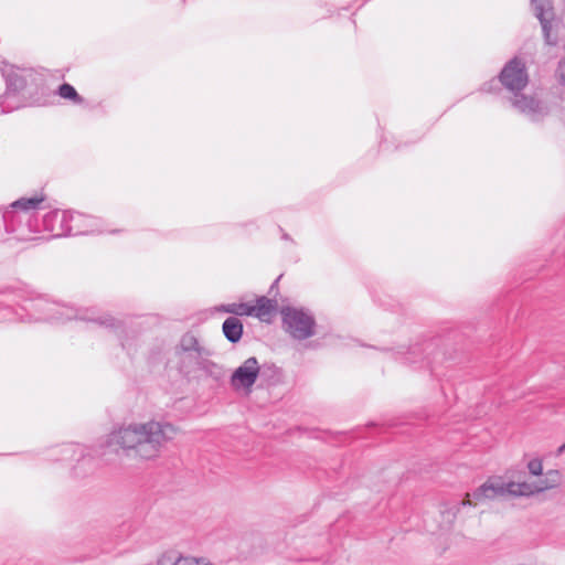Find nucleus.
I'll return each instance as SVG.
<instances>
[{"label":"nucleus","instance_id":"nucleus-19","mask_svg":"<svg viewBox=\"0 0 565 565\" xmlns=\"http://www.w3.org/2000/svg\"><path fill=\"white\" fill-rule=\"evenodd\" d=\"M531 6L534 15H542V12L553 10L554 8L551 0H531Z\"/></svg>","mask_w":565,"mask_h":565},{"label":"nucleus","instance_id":"nucleus-13","mask_svg":"<svg viewBox=\"0 0 565 565\" xmlns=\"http://www.w3.org/2000/svg\"><path fill=\"white\" fill-rule=\"evenodd\" d=\"M24 216L17 210L10 209L3 213H0L1 224L4 226L8 233H14L19 230Z\"/></svg>","mask_w":565,"mask_h":565},{"label":"nucleus","instance_id":"nucleus-9","mask_svg":"<svg viewBox=\"0 0 565 565\" xmlns=\"http://www.w3.org/2000/svg\"><path fill=\"white\" fill-rule=\"evenodd\" d=\"M68 223L71 224L70 235H83L97 231L98 220L82 213L68 212Z\"/></svg>","mask_w":565,"mask_h":565},{"label":"nucleus","instance_id":"nucleus-1","mask_svg":"<svg viewBox=\"0 0 565 565\" xmlns=\"http://www.w3.org/2000/svg\"><path fill=\"white\" fill-rule=\"evenodd\" d=\"M175 428L169 423L150 420L130 424L114 430L107 439L109 446L118 445L128 456L150 460L159 456L164 445L173 438Z\"/></svg>","mask_w":565,"mask_h":565},{"label":"nucleus","instance_id":"nucleus-17","mask_svg":"<svg viewBox=\"0 0 565 565\" xmlns=\"http://www.w3.org/2000/svg\"><path fill=\"white\" fill-rule=\"evenodd\" d=\"M561 476L557 470H548L545 479L539 481L541 492L555 488L559 484Z\"/></svg>","mask_w":565,"mask_h":565},{"label":"nucleus","instance_id":"nucleus-22","mask_svg":"<svg viewBox=\"0 0 565 565\" xmlns=\"http://www.w3.org/2000/svg\"><path fill=\"white\" fill-rule=\"evenodd\" d=\"M92 462H93V458H92L90 456H84V455H83V456L81 457V459H78L77 465H76V466L74 467V469H73V470H74V473H75L76 476H79L81 473L78 472V470H79L83 466H85V465H87V463H92Z\"/></svg>","mask_w":565,"mask_h":565},{"label":"nucleus","instance_id":"nucleus-10","mask_svg":"<svg viewBox=\"0 0 565 565\" xmlns=\"http://www.w3.org/2000/svg\"><path fill=\"white\" fill-rule=\"evenodd\" d=\"M7 89L6 93L0 98V114L7 113L13 109V107H4V99L8 98L11 94H18L22 92L26 86V79L21 74L12 72L6 77Z\"/></svg>","mask_w":565,"mask_h":565},{"label":"nucleus","instance_id":"nucleus-24","mask_svg":"<svg viewBox=\"0 0 565 565\" xmlns=\"http://www.w3.org/2000/svg\"><path fill=\"white\" fill-rule=\"evenodd\" d=\"M557 72H558V76H559V82L563 85H565V62L559 63Z\"/></svg>","mask_w":565,"mask_h":565},{"label":"nucleus","instance_id":"nucleus-5","mask_svg":"<svg viewBox=\"0 0 565 565\" xmlns=\"http://www.w3.org/2000/svg\"><path fill=\"white\" fill-rule=\"evenodd\" d=\"M260 374V365L255 356L246 359L231 375L230 384L234 391L250 392Z\"/></svg>","mask_w":565,"mask_h":565},{"label":"nucleus","instance_id":"nucleus-3","mask_svg":"<svg viewBox=\"0 0 565 565\" xmlns=\"http://www.w3.org/2000/svg\"><path fill=\"white\" fill-rule=\"evenodd\" d=\"M539 492H541L539 482H504L501 480V478H490L483 484L478 487L471 494L467 493L466 498L460 502L459 505H471V497L476 501H481L483 499H494L497 497L507 495L530 497Z\"/></svg>","mask_w":565,"mask_h":565},{"label":"nucleus","instance_id":"nucleus-14","mask_svg":"<svg viewBox=\"0 0 565 565\" xmlns=\"http://www.w3.org/2000/svg\"><path fill=\"white\" fill-rule=\"evenodd\" d=\"M43 198H21L14 201L10 207L20 210V213L24 216V220L29 222L31 220V212L36 210Z\"/></svg>","mask_w":565,"mask_h":565},{"label":"nucleus","instance_id":"nucleus-8","mask_svg":"<svg viewBox=\"0 0 565 565\" xmlns=\"http://www.w3.org/2000/svg\"><path fill=\"white\" fill-rule=\"evenodd\" d=\"M542 26L543 38L547 45L556 46L558 44L559 21L555 19L554 9L542 12V15H535Z\"/></svg>","mask_w":565,"mask_h":565},{"label":"nucleus","instance_id":"nucleus-27","mask_svg":"<svg viewBox=\"0 0 565 565\" xmlns=\"http://www.w3.org/2000/svg\"><path fill=\"white\" fill-rule=\"evenodd\" d=\"M282 238H284V239H289L290 237H289V235H288V234H284V235H282Z\"/></svg>","mask_w":565,"mask_h":565},{"label":"nucleus","instance_id":"nucleus-6","mask_svg":"<svg viewBox=\"0 0 565 565\" xmlns=\"http://www.w3.org/2000/svg\"><path fill=\"white\" fill-rule=\"evenodd\" d=\"M175 355L180 358L182 364L185 359L189 360L190 365L201 366L203 355H209V351L200 345L198 338L191 333H184L179 344L175 347Z\"/></svg>","mask_w":565,"mask_h":565},{"label":"nucleus","instance_id":"nucleus-2","mask_svg":"<svg viewBox=\"0 0 565 565\" xmlns=\"http://www.w3.org/2000/svg\"><path fill=\"white\" fill-rule=\"evenodd\" d=\"M498 77L501 85L513 93L512 106L519 111L526 114L532 120H540L548 114V108L540 100L521 94L529 83V74L525 63L520 57L514 56L510 60Z\"/></svg>","mask_w":565,"mask_h":565},{"label":"nucleus","instance_id":"nucleus-7","mask_svg":"<svg viewBox=\"0 0 565 565\" xmlns=\"http://www.w3.org/2000/svg\"><path fill=\"white\" fill-rule=\"evenodd\" d=\"M43 228L56 237L68 236L71 224L68 223L67 211H51L43 216Z\"/></svg>","mask_w":565,"mask_h":565},{"label":"nucleus","instance_id":"nucleus-11","mask_svg":"<svg viewBox=\"0 0 565 565\" xmlns=\"http://www.w3.org/2000/svg\"><path fill=\"white\" fill-rule=\"evenodd\" d=\"M222 331L228 342L237 343L243 337L244 327L237 317H228L222 324Z\"/></svg>","mask_w":565,"mask_h":565},{"label":"nucleus","instance_id":"nucleus-16","mask_svg":"<svg viewBox=\"0 0 565 565\" xmlns=\"http://www.w3.org/2000/svg\"><path fill=\"white\" fill-rule=\"evenodd\" d=\"M56 93L60 97L68 99L74 104H82L84 102V98L68 83H63L60 85Z\"/></svg>","mask_w":565,"mask_h":565},{"label":"nucleus","instance_id":"nucleus-23","mask_svg":"<svg viewBox=\"0 0 565 565\" xmlns=\"http://www.w3.org/2000/svg\"><path fill=\"white\" fill-rule=\"evenodd\" d=\"M280 278H281V275H280V276H278V277L276 278V280L271 284V286H270V288H269L268 294H269L270 296H273L274 298L276 297V295H277V292H278V291H277V290H278V282H279Z\"/></svg>","mask_w":565,"mask_h":565},{"label":"nucleus","instance_id":"nucleus-25","mask_svg":"<svg viewBox=\"0 0 565 565\" xmlns=\"http://www.w3.org/2000/svg\"><path fill=\"white\" fill-rule=\"evenodd\" d=\"M493 84H495V79H491L489 83H486L482 87V90L491 92Z\"/></svg>","mask_w":565,"mask_h":565},{"label":"nucleus","instance_id":"nucleus-20","mask_svg":"<svg viewBox=\"0 0 565 565\" xmlns=\"http://www.w3.org/2000/svg\"><path fill=\"white\" fill-rule=\"evenodd\" d=\"M259 375L275 377L279 375V369L274 363H265L260 366Z\"/></svg>","mask_w":565,"mask_h":565},{"label":"nucleus","instance_id":"nucleus-4","mask_svg":"<svg viewBox=\"0 0 565 565\" xmlns=\"http://www.w3.org/2000/svg\"><path fill=\"white\" fill-rule=\"evenodd\" d=\"M284 330L295 340H307L316 334L317 322L305 308L286 306L280 310Z\"/></svg>","mask_w":565,"mask_h":565},{"label":"nucleus","instance_id":"nucleus-21","mask_svg":"<svg viewBox=\"0 0 565 565\" xmlns=\"http://www.w3.org/2000/svg\"><path fill=\"white\" fill-rule=\"evenodd\" d=\"M529 472L532 476H541L543 472L542 461L540 459H532L527 463Z\"/></svg>","mask_w":565,"mask_h":565},{"label":"nucleus","instance_id":"nucleus-15","mask_svg":"<svg viewBox=\"0 0 565 565\" xmlns=\"http://www.w3.org/2000/svg\"><path fill=\"white\" fill-rule=\"evenodd\" d=\"M218 311L234 315L233 317H243V316L253 317L252 305L248 302H232V303L221 305L218 307Z\"/></svg>","mask_w":565,"mask_h":565},{"label":"nucleus","instance_id":"nucleus-18","mask_svg":"<svg viewBox=\"0 0 565 565\" xmlns=\"http://www.w3.org/2000/svg\"><path fill=\"white\" fill-rule=\"evenodd\" d=\"M86 319L90 320V318H86ZM92 321L98 323L102 327L110 328V329H117V328L121 327V322L109 315L99 317L97 319H92Z\"/></svg>","mask_w":565,"mask_h":565},{"label":"nucleus","instance_id":"nucleus-26","mask_svg":"<svg viewBox=\"0 0 565 565\" xmlns=\"http://www.w3.org/2000/svg\"><path fill=\"white\" fill-rule=\"evenodd\" d=\"M565 451V443L558 447L557 455H562Z\"/></svg>","mask_w":565,"mask_h":565},{"label":"nucleus","instance_id":"nucleus-12","mask_svg":"<svg viewBox=\"0 0 565 565\" xmlns=\"http://www.w3.org/2000/svg\"><path fill=\"white\" fill-rule=\"evenodd\" d=\"M277 308V300L268 298L266 296H259L256 298V305H252L253 317L258 318L262 321H266L267 317L271 315Z\"/></svg>","mask_w":565,"mask_h":565}]
</instances>
